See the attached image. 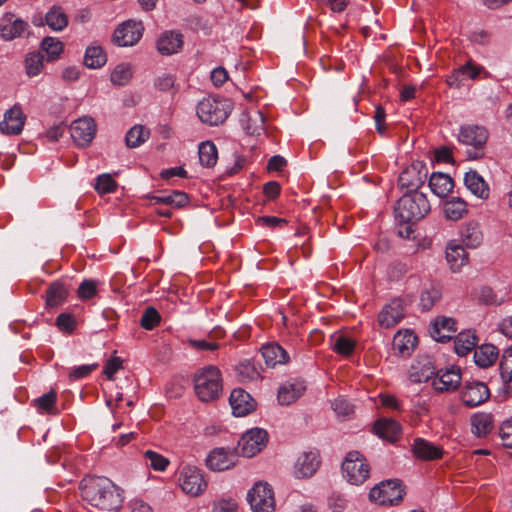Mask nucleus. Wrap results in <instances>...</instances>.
<instances>
[{"label": "nucleus", "instance_id": "20e7f679", "mask_svg": "<svg viewBox=\"0 0 512 512\" xmlns=\"http://www.w3.org/2000/svg\"><path fill=\"white\" fill-rule=\"evenodd\" d=\"M200 121L210 126L222 124L231 112V104L227 100L207 97L199 101L196 108Z\"/></svg>", "mask_w": 512, "mask_h": 512}, {"label": "nucleus", "instance_id": "412c9836", "mask_svg": "<svg viewBox=\"0 0 512 512\" xmlns=\"http://www.w3.org/2000/svg\"><path fill=\"white\" fill-rule=\"evenodd\" d=\"M306 391V384L303 380H292L283 383L277 393V400L280 405L288 406L296 402Z\"/></svg>", "mask_w": 512, "mask_h": 512}, {"label": "nucleus", "instance_id": "a878e982", "mask_svg": "<svg viewBox=\"0 0 512 512\" xmlns=\"http://www.w3.org/2000/svg\"><path fill=\"white\" fill-rule=\"evenodd\" d=\"M265 118L261 111L251 110L241 114L240 124L243 130L249 135H260L264 132Z\"/></svg>", "mask_w": 512, "mask_h": 512}, {"label": "nucleus", "instance_id": "2eb2a0df", "mask_svg": "<svg viewBox=\"0 0 512 512\" xmlns=\"http://www.w3.org/2000/svg\"><path fill=\"white\" fill-rule=\"evenodd\" d=\"M461 383L460 369L450 366L445 370H440L434 374L431 384L438 392L455 391Z\"/></svg>", "mask_w": 512, "mask_h": 512}, {"label": "nucleus", "instance_id": "4d7b16f0", "mask_svg": "<svg viewBox=\"0 0 512 512\" xmlns=\"http://www.w3.org/2000/svg\"><path fill=\"white\" fill-rule=\"evenodd\" d=\"M501 376L506 381H512V345L505 350L500 363Z\"/></svg>", "mask_w": 512, "mask_h": 512}, {"label": "nucleus", "instance_id": "5fc2aeb1", "mask_svg": "<svg viewBox=\"0 0 512 512\" xmlns=\"http://www.w3.org/2000/svg\"><path fill=\"white\" fill-rule=\"evenodd\" d=\"M56 393L54 391H50L39 398L35 399V406L40 412L50 413L53 411L55 402H56Z\"/></svg>", "mask_w": 512, "mask_h": 512}, {"label": "nucleus", "instance_id": "c03bdc74", "mask_svg": "<svg viewBox=\"0 0 512 512\" xmlns=\"http://www.w3.org/2000/svg\"><path fill=\"white\" fill-rule=\"evenodd\" d=\"M67 289L60 282H53L46 292V304L50 307L61 305L67 297Z\"/></svg>", "mask_w": 512, "mask_h": 512}, {"label": "nucleus", "instance_id": "338daca9", "mask_svg": "<svg viewBox=\"0 0 512 512\" xmlns=\"http://www.w3.org/2000/svg\"><path fill=\"white\" fill-rule=\"evenodd\" d=\"M130 512H153L152 507L142 499H132L129 504Z\"/></svg>", "mask_w": 512, "mask_h": 512}, {"label": "nucleus", "instance_id": "5701e85b", "mask_svg": "<svg viewBox=\"0 0 512 512\" xmlns=\"http://www.w3.org/2000/svg\"><path fill=\"white\" fill-rule=\"evenodd\" d=\"M28 28L27 22L15 18L14 15H5L0 23V36L4 40L20 37Z\"/></svg>", "mask_w": 512, "mask_h": 512}, {"label": "nucleus", "instance_id": "f8f14e48", "mask_svg": "<svg viewBox=\"0 0 512 512\" xmlns=\"http://www.w3.org/2000/svg\"><path fill=\"white\" fill-rule=\"evenodd\" d=\"M96 123L88 116L74 120L70 126L71 137L80 147H87L96 135Z\"/></svg>", "mask_w": 512, "mask_h": 512}, {"label": "nucleus", "instance_id": "13d9d810", "mask_svg": "<svg viewBox=\"0 0 512 512\" xmlns=\"http://www.w3.org/2000/svg\"><path fill=\"white\" fill-rule=\"evenodd\" d=\"M98 282L92 279L84 280L78 288V296L82 300H88L97 293Z\"/></svg>", "mask_w": 512, "mask_h": 512}, {"label": "nucleus", "instance_id": "7ed1b4c3", "mask_svg": "<svg viewBox=\"0 0 512 512\" xmlns=\"http://www.w3.org/2000/svg\"><path fill=\"white\" fill-rule=\"evenodd\" d=\"M195 393L203 402H209L219 397L222 392V377L215 366H208L199 371L194 378Z\"/></svg>", "mask_w": 512, "mask_h": 512}, {"label": "nucleus", "instance_id": "09e8293b", "mask_svg": "<svg viewBox=\"0 0 512 512\" xmlns=\"http://www.w3.org/2000/svg\"><path fill=\"white\" fill-rule=\"evenodd\" d=\"M133 75L130 64L121 63L111 73L110 79L114 85L124 86L129 83Z\"/></svg>", "mask_w": 512, "mask_h": 512}, {"label": "nucleus", "instance_id": "423d86ee", "mask_svg": "<svg viewBox=\"0 0 512 512\" xmlns=\"http://www.w3.org/2000/svg\"><path fill=\"white\" fill-rule=\"evenodd\" d=\"M178 484L184 493L193 497L203 494L207 488L203 471L192 465H185L180 469Z\"/></svg>", "mask_w": 512, "mask_h": 512}, {"label": "nucleus", "instance_id": "2f4dec72", "mask_svg": "<svg viewBox=\"0 0 512 512\" xmlns=\"http://www.w3.org/2000/svg\"><path fill=\"white\" fill-rule=\"evenodd\" d=\"M265 363L270 367L285 364L289 360L287 352L277 343H268L261 347Z\"/></svg>", "mask_w": 512, "mask_h": 512}, {"label": "nucleus", "instance_id": "cd10ccee", "mask_svg": "<svg viewBox=\"0 0 512 512\" xmlns=\"http://www.w3.org/2000/svg\"><path fill=\"white\" fill-rule=\"evenodd\" d=\"M455 321L449 317H440L434 320L430 328L432 338L438 342H446L453 337L456 331Z\"/></svg>", "mask_w": 512, "mask_h": 512}, {"label": "nucleus", "instance_id": "6e6d98bb", "mask_svg": "<svg viewBox=\"0 0 512 512\" xmlns=\"http://www.w3.org/2000/svg\"><path fill=\"white\" fill-rule=\"evenodd\" d=\"M95 189L100 194L112 193L116 189V182L110 174H101L97 177Z\"/></svg>", "mask_w": 512, "mask_h": 512}, {"label": "nucleus", "instance_id": "a18cd8bd", "mask_svg": "<svg viewBox=\"0 0 512 512\" xmlns=\"http://www.w3.org/2000/svg\"><path fill=\"white\" fill-rule=\"evenodd\" d=\"M106 54L99 46L88 47L84 55V64L91 69L102 67L106 63Z\"/></svg>", "mask_w": 512, "mask_h": 512}, {"label": "nucleus", "instance_id": "f257e3e1", "mask_svg": "<svg viewBox=\"0 0 512 512\" xmlns=\"http://www.w3.org/2000/svg\"><path fill=\"white\" fill-rule=\"evenodd\" d=\"M81 494L91 512H116L123 502L119 488L106 477L85 478Z\"/></svg>", "mask_w": 512, "mask_h": 512}, {"label": "nucleus", "instance_id": "aec40b11", "mask_svg": "<svg viewBox=\"0 0 512 512\" xmlns=\"http://www.w3.org/2000/svg\"><path fill=\"white\" fill-rule=\"evenodd\" d=\"M237 456L231 449L215 448L207 458L206 465L213 471H224L232 468L236 464Z\"/></svg>", "mask_w": 512, "mask_h": 512}, {"label": "nucleus", "instance_id": "f03ea898", "mask_svg": "<svg viewBox=\"0 0 512 512\" xmlns=\"http://www.w3.org/2000/svg\"><path fill=\"white\" fill-rule=\"evenodd\" d=\"M431 206L425 194L415 191L405 193L395 206V217L403 223L418 221L430 212Z\"/></svg>", "mask_w": 512, "mask_h": 512}, {"label": "nucleus", "instance_id": "37998d69", "mask_svg": "<svg viewBox=\"0 0 512 512\" xmlns=\"http://www.w3.org/2000/svg\"><path fill=\"white\" fill-rule=\"evenodd\" d=\"M199 161L205 167H213L217 163L218 151L215 144L211 141H204L198 148Z\"/></svg>", "mask_w": 512, "mask_h": 512}, {"label": "nucleus", "instance_id": "f704fd0d", "mask_svg": "<svg viewBox=\"0 0 512 512\" xmlns=\"http://www.w3.org/2000/svg\"><path fill=\"white\" fill-rule=\"evenodd\" d=\"M373 430L378 437L395 441L400 434V424L392 419H380L375 422Z\"/></svg>", "mask_w": 512, "mask_h": 512}, {"label": "nucleus", "instance_id": "6e6552de", "mask_svg": "<svg viewBox=\"0 0 512 512\" xmlns=\"http://www.w3.org/2000/svg\"><path fill=\"white\" fill-rule=\"evenodd\" d=\"M247 500L253 512H274L275 497L267 482H257L248 491Z\"/></svg>", "mask_w": 512, "mask_h": 512}, {"label": "nucleus", "instance_id": "0e129e2a", "mask_svg": "<svg viewBox=\"0 0 512 512\" xmlns=\"http://www.w3.org/2000/svg\"><path fill=\"white\" fill-rule=\"evenodd\" d=\"M188 343L191 347L196 350H208L215 351L219 348V344L216 342L208 341L205 339H189Z\"/></svg>", "mask_w": 512, "mask_h": 512}, {"label": "nucleus", "instance_id": "7c9ffc66", "mask_svg": "<svg viewBox=\"0 0 512 512\" xmlns=\"http://www.w3.org/2000/svg\"><path fill=\"white\" fill-rule=\"evenodd\" d=\"M442 297V286L437 282L424 284L419 298L422 310H430Z\"/></svg>", "mask_w": 512, "mask_h": 512}, {"label": "nucleus", "instance_id": "473e14b6", "mask_svg": "<svg viewBox=\"0 0 512 512\" xmlns=\"http://www.w3.org/2000/svg\"><path fill=\"white\" fill-rule=\"evenodd\" d=\"M446 260L452 271H459L468 261V254L464 247L454 241L446 247Z\"/></svg>", "mask_w": 512, "mask_h": 512}, {"label": "nucleus", "instance_id": "b1692460", "mask_svg": "<svg viewBox=\"0 0 512 512\" xmlns=\"http://www.w3.org/2000/svg\"><path fill=\"white\" fill-rule=\"evenodd\" d=\"M464 184L466 188L477 198L482 200L489 198V185L477 171H468L464 176Z\"/></svg>", "mask_w": 512, "mask_h": 512}, {"label": "nucleus", "instance_id": "f3484780", "mask_svg": "<svg viewBox=\"0 0 512 512\" xmlns=\"http://www.w3.org/2000/svg\"><path fill=\"white\" fill-rule=\"evenodd\" d=\"M26 121V116L20 105H14L4 113V118L0 122V131L4 135H18L22 132Z\"/></svg>", "mask_w": 512, "mask_h": 512}, {"label": "nucleus", "instance_id": "393cba45", "mask_svg": "<svg viewBox=\"0 0 512 512\" xmlns=\"http://www.w3.org/2000/svg\"><path fill=\"white\" fill-rule=\"evenodd\" d=\"M183 46V36L179 32L166 31L157 40V49L162 55L178 53Z\"/></svg>", "mask_w": 512, "mask_h": 512}, {"label": "nucleus", "instance_id": "a19ab883", "mask_svg": "<svg viewBox=\"0 0 512 512\" xmlns=\"http://www.w3.org/2000/svg\"><path fill=\"white\" fill-rule=\"evenodd\" d=\"M471 426L476 436H486L493 428L492 416L487 413H477L471 418Z\"/></svg>", "mask_w": 512, "mask_h": 512}, {"label": "nucleus", "instance_id": "e2e57ef3", "mask_svg": "<svg viewBox=\"0 0 512 512\" xmlns=\"http://www.w3.org/2000/svg\"><path fill=\"white\" fill-rule=\"evenodd\" d=\"M174 83V75L170 73H163L155 79L154 85L160 91H169L171 88H173Z\"/></svg>", "mask_w": 512, "mask_h": 512}, {"label": "nucleus", "instance_id": "69168bd1", "mask_svg": "<svg viewBox=\"0 0 512 512\" xmlns=\"http://www.w3.org/2000/svg\"><path fill=\"white\" fill-rule=\"evenodd\" d=\"M122 367V360L119 357L109 359L104 366V374L112 380L115 373Z\"/></svg>", "mask_w": 512, "mask_h": 512}, {"label": "nucleus", "instance_id": "bf43d9fd", "mask_svg": "<svg viewBox=\"0 0 512 512\" xmlns=\"http://www.w3.org/2000/svg\"><path fill=\"white\" fill-rule=\"evenodd\" d=\"M347 499L344 495L338 492H333L328 497V507L333 512H343L347 507Z\"/></svg>", "mask_w": 512, "mask_h": 512}, {"label": "nucleus", "instance_id": "0eeeda50", "mask_svg": "<svg viewBox=\"0 0 512 512\" xmlns=\"http://www.w3.org/2000/svg\"><path fill=\"white\" fill-rule=\"evenodd\" d=\"M404 495L399 480H386L375 485L369 493V499L379 505L391 506L398 504Z\"/></svg>", "mask_w": 512, "mask_h": 512}, {"label": "nucleus", "instance_id": "c9c22d12", "mask_svg": "<svg viewBox=\"0 0 512 512\" xmlns=\"http://www.w3.org/2000/svg\"><path fill=\"white\" fill-rule=\"evenodd\" d=\"M499 350L493 344H482L474 351V361L481 368H487L495 363Z\"/></svg>", "mask_w": 512, "mask_h": 512}, {"label": "nucleus", "instance_id": "3c124183", "mask_svg": "<svg viewBox=\"0 0 512 512\" xmlns=\"http://www.w3.org/2000/svg\"><path fill=\"white\" fill-rule=\"evenodd\" d=\"M28 76L38 75L43 69V56L39 52L29 53L25 60Z\"/></svg>", "mask_w": 512, "mask_h": 512}, {"label": "nucleus", "instance_id": "a211bd4d", "mask_svg": "<svg viewBox=\"0 0 512 512\" xmlns=\"http://www.w3.org/2000/svg\"><path fill=\"white\" fill-rule=\"evenodd\" d=\"M435 374V365L431 357H418L408 370V379L413 383L432 381Z\"/></svg>", "mask_w": 512, "mask_h": 512}, {"label": "nucleus", "instance_id": "79ce46f5", "mask_svg": "<svg viewBox=\"0 0 512 512\" xmlns=\"http://www.w3.org/2000/svg\"><path fill=\"white\" fill-rule=\"evenodd\" d=\"M40 48L48 61H55L61 56L64 44L56 37L47 36L41 41Z\"/></svg>", "mask_w": 512, "mask_h": 512}, {"label": "nucleus", "instance_id": "864d4df0", "mask_svg": "<svg viewBox=\"0 0 512 512\" xmlns=\"http://www.w3.org/2000/svg\"><path fill=\"white\" fill-rule=\"evenodd\" d=\"M238 503L233 497H221L212 504V512H237Z\"/></svg>", "mask_w": 512, "mask_h": 512}, {"label": "nucleus", "instance_id": "de8ad7c7", "mask_svg": "<svg viewBox=\"0 0 512 512\" xmlns=\"http://www.w3.org/2000/svg\"><path fill=\"white\" fill-rule=\"evenodd\" d=\"M331 347L336 353L347 356L353 352L355 341L345 335L335 334L331 336Z\"/></svg>", "mask_w": 512, "mask_h": 512}, {"label": "nucleus", "instance_id": "9d476101", "mask_svg": "<svg viewBox=\"0 0 512 512\" xmlns=\"http://www.w3.org/2000/svg\"><path fill=\"white\" fill-rule=\"evenodd\" d=\"M268 434L265 430L254 428L242 435L238 442L239 453L251 458L259 453L267 444Z\"/></svg>", "mask_w": 512, "mask_h": 512}, {"label": "nucleus", "instance_id": "72a5a7b5", "mask_svg": "<svg viewBox=\"0 0 512 512\" xmlns=\"http://www.w3.org/2000/svg\"><path fill=\"white\" fill-rule=\"evenodd\" d=\"M429 187L433 194L444 198L453 190L454 182L448 174L436 172L430 176Z\"/></svg>", "mask_w": 512, "mask_h": 512}, {"label": "nucleus", "instance_id": "dca6fc26", "mask_svg": "<svg viewBox=\"0 0 512 512\" xmlns=\"http://www.w3.org/2000/svg\"><path fill=\"white\" fill-rule=\"evenodd\" d=\"M490 396L488 387L483 382H466L461 391V400L468 407L484 403Z\"/></svg>", "mask_w": 512, "mask_h": 512}, {"label": "nucleus", "instance_id": "ea45409f", "mask_svg": "<svg viewBox=\"0 0 512 512\" xmlns=\"http://www.w3.org/2000/svg\"><path fill=\"white\" fill-rule=\"evenodd\" d=\"M45 21L53 31H62L68 26V16L61 6H53L45 15Z\"/></svg>", "mask_w": 512, "mask_h": 512}, {"label": "nucleus", "instance_id": "bb28decb", "mask_svg": "<svg viewBox=\"0 0 512 512\" xmlns=\"http://www.w3.org/2000/svg\"><path fill=\"white\" fill-rule=\"evenodd\" d=\"M411 450L416 458L426 461L439 459L443 455V451L440 447L423 438H416L412 444Z\"/></svg>", "mask_w": 512, "mask_h": 512}, {"label": "nucleus", "instance_id": "774afa93", "mask_svg": "<svg viewBox=\"0 0 512 512\" xmlns=\"http://www.w3.org/2000/svg\"><path fill=\"white\" fill-rule=\"evenodd\" d=\"M498 330L505 337L512 339V315L504 317L499 322Z\"/></svg>", "mask_w": 512, "mask_h": 512}, {"label": "nucleus", "instance_id": "4c0bfd02", "mask_svg": "<svg viewBox=\"0 0 512 512\" xmlns=\"http://www.w3.org/2000/svg\"><path fill=\"white\" fill-rule=\"evenodd\" d=\"M467 213V203L460 197H452L444 203V214L448 220L458 221Z\"/></svg>", "mask_w": 512, "mask_h": 512}, {"label": "nucleus", "instance_id": "c85d7f7f", "mask_svg": "<svg viewBox=\"0 0 512 512\" xmlns=\"http://www.w3.org/2000/svg\"><path fill=\"white\" fill-rule=\"evenodd\" d=\"M417 336L411 330L398 331L393 339V349L402 357H408L417 345Z\"/></svg>", "mask_w": 512, "mask_h": 512}, {"label": "nucleus", "instance_id": "6ab92c4d", "mask_svg": "<svg viewBox=\"0 0 512 512\" xmlns=\"http://www.w3.org/2000/svg\"><path fill=\"white\" fill-rule=\"evenodd\" d=\"M229 403L233 415L243 417L251 413L256 408V402L251 395L242 388L232 390Z\"/></svg>", "mask_w": 512, "mask_h": 512}, {"label": "nucleus", "instance_id": "680f3d73", "mask_svg": "<svg viewBox=\"0 0 512 512\" xmlns=\"http://www.w3.org/2000/svg\"><path fill=\"white\" fill-rule=\"evenodd\" d=\"M499 435L502 444L505 447L512 448V417L502 422Z\"/></svg>", "mask_w": 512, "mask_h": 512}, {"label": "nucleus", "instance_id": "ddd939ff", "mask_svg": "<svg viewBox=\"0 0 512 512\" xmlns=\"http://www.w3.org/2000/svg\"><path fill=\"white\" fill-rule=\"evenodd\" d=\"M143 31L141 22L127 20L116 28L113 39L118 46H133L141 39Z\"/></svg>", "mask_w": 512, "mask_h": 512}, {"label": "nucleus", "instance_id": "1a4fd4ad", "mask_svg": "<svg viewBox=\"0 0 512 512\" xmlns=\"http://www.w3.org/2000/svg\"><path fill=\"white\" fill-rule=\"evenodd\" d=\"M458 139L461 143L472 146L473 151H468L469 159H479L483 156V147L488 139L487 130L482 126L467 125L460 129Z\"/></svg>", "mask_w": 512, "mask_h": 512}, {"label": "nucleus", "instance_id": "9b49d317", "mask_svg": "<svg viewBox=\"0 0 512 512\" xmlns=\"http://www.w3.org/2000/svg\"><path fill=\"white\" fill-rule=\"evenodd\" d=\"M427 178V169L424 163L417 161L406 167L399 175V185L407 189L408 193L415 192Z\"/></svg>", "mask_w": 512, "mask_h": 512}, {"label": "nucleus", "instance_id": "e433bc0d", "mask_svg": "<svg viewBox=\"0 0 512 512\" xmlns=\"http://www.w3.org/2000/svg\"><path fill=\"white\" fill-rule=\"evenodd\" d=\"M477 343L478 337L475 331H462L456 336L454 340L455 352L459 356H465L467 353H469L476 347Z\"/></svg>", "mask_w": 512, "mask_h": 512}, {"label": "nucleus", "instance_id": "603ef678", "mask_svg": "<svg viewBox=\"0 0 512 512\" xmlns=\"http://www.w3.org/2000/svg\"><path fill=\"white\" fill-rule=\"evenodd\" d=\"M160 320L161 317L158 311L153 307H148L141 317L140 325L145 330H152L160 323Z\"/></svg>", "mask_w": 512, "mask_h": 512}, {"label": "nucleus", "instance_id": "4be33fe9", "mask_svg": "<svg viewBox=\"0 0 512 512\" xmlns=\"http://www.w3.org/2000/svg\"><path fill=\"white\" fill-rule=\"evenodd\" d=\"M405 310L401 300L394 299L383 307L378 315V323L381 327L392 328L404 317Z\"/></svg>", "mask_w": 512, "mask_h": 512}, {"label": "nucleus", "instance_id": "8fccbe9b", "mask_svg": "<svg viewBox=\"0 0 512 512\" xmlns=\"http://www.w3.org/2000/svg\"><path fill=\"white\" fill-rule=\"evenodd\" d=\"M144 458L146 464L156 471H164L170 463L166 457L152 450L145 451Z\"/></svg>", "mask_w": 512, "mask_h": 512}, {"label": "nucleus", "instance_id": "39448f33", "mask_svg": "<svg viewBox=\"0 0 512 512\" xmlns=\"http://www.w3.org/2000/svg\"><path fill=\"white\" fill-rule=\"evenodd\" d=\"M342 473L351 485H361L369 477L370 465L358 451H350L342 462Z\"/></svg>", "mask_w": 512, "mask_h": 512}, {"label": "nucleus", "instance_id": "58836bf2", "mask_svg": "<svg viewBox=\"0 0 512 512\" xmlns=\"http://www.w3.org/2000/svg\"><path fill=\"white\" fill-rule=\"evenodd\" d=\"M152 200L155 204H162L174 209L184 207L189 201L187 194L181 191H172L170 193L153 196Z\"/></svg>", "mask_w": 512, "mask_h": 512}, {"label": "nucleus", "instance_id": "49530a36", "mask_svg": "<svg viewBox=\"0 0 512 512\" xmlns=\"http://www.w3.org/2000/svg\"><path fill=\"white\" fill-rule=\"evenodd\" d=\"M150 131L142 125L133 126L126 134V144L130 148H136L149 139Z\"/></svg>", "mask_w": 512, "mask_h": 512}, {"label": "nucleus", "instance_id": "052dcab7", "mask_svg": "<svg viewBox=\"0 0 512 512\" xmlns=\"http://www.w3.org/2000/svg\"><path fill=\"white\" fill-rule=\"evenodd\" d=\"M332 409L339 416H348L353 413V405L345 398H337L331 403Z\"/></svg>", "mask_w": 512, "mask_h": 512}, {"label": "nucleus", "instance_id": "c756f323", "mask_svg": "<svg viewBox=\"0 0 512 512\" xmlns=\"http://www.w3.org/2000/svg\"><path fill=\"white\" fill-rule=\"evenodd\" d=\"M462 242L469 248H477L483 242L481 226L476 221L465 223L460 230Z\"/></svg>", "mask_w": 512, "mask_h": 512}, {"label": "nucleus", "instance_id": "4468645a", "mask_svg": "<svg viewBox=\"0 0 512 512\" xmlns=\"http://www.w3.org/2000/svg\"><path fill=\"white\" fill-rule=\"evenodd\" d=\"M320 466L319 453L315 450L304 451L296 459L293 475L297 479L312 477Z\"/></svg>", "mask_w": 512, "mask_h": 512}]
</instances>
